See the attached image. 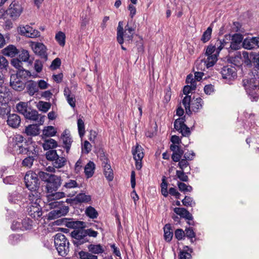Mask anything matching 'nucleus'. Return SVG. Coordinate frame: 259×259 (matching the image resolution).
<instances>
[{"mask_svg": "<svg viewBox=\"0 0 259 259\" xmlns=\"http://www.w3.org/2000/svg\"><path fill=\"white\" fill-rule=\"evenodd\" d=\"M67 226L74 229L70 233L72 241L73 244L78 247L85 243L89 242V239H87L85 228V223L84 222L76 221L68 222Z\"/></svg>", "mask_w": 259, "mask_h": 259, "instance_id": "obj_1", "label": "nucleus"}, {"mask_svg": "<svg viewBox=\"0 0 259 259\" xmlns=\"http://www.w3.org/2000/svg\"><path fill=\"white\" fill-rule=\"evenodd\" d=\"M13 141L14 142L13 144L14 151H16L19 154L37 157L38 150L34 144L31 143L23 146L21 143L23 141V138L19 135H17L15 138H13Z\"/></svg>", "mask_w": 259, "mask_h": 259, "instance_id": "obj_2", "label": "nucleus"}, {"mask_svg": "<svg viewBox=\"0 0 259 259\" xmlns=\"http://www.w3.org/2000/svg\"><path fill=\"white\" fill-rule=\"evenodd\" d=\"M242 85L250 100L256 102L259 98L258 81L254 77L245 78L242 80Z\"/></svg>", "mask_w": 259, "mask_h": 259, "instance_id": "obj_3", "label": "nucleus"}, {"mask_svg": "<svg viewBox=\"0 0 259 259\" xmlns=\"http://www.w3.org/2000/svg\"><path fill=\"white\" fill-rule=\"evenodd\" d=\"M54 243L59 254L61 256L66 255L69 251V242L65 236L58 233L55 236Z\"/></svg>", "mask_w": 259, "mask_h": 259, "instance_id": "obj_4", "label": "nucleus"}, {"mask_svg": "<svg viewBox=\"0 0 259 259\" xmlns=\"http://www.w3.org/2000/svg\"><path fill=\"white\" fill-rule=\"evenodd\" d=\"M24 182L26 187L29 190H37L39 188V183L36 172L28 171L24 177Z\"/></svg>", "mask_w": 259, "mask_h": 259, "instance_id": "obj_5", "label": "nucleus"}, {"mask_svg": "<svg viewBox=\"0 0 259 259\" xmlns=\"http://www.w3.org/2000/svg\"><path fill=\"white\" fill-rule=\"evenodd\" d=\"M185 117H180L174 122V128L184 137H189L191 134L190 128L185 124Z\"/></svg>", "mask_w": 259, "mask_h": 259, "instance_id": "obj_6", "label": "nucleus"}, {"mask_svg": "<svg viewBox=\"0 0 259 259\" xmlns=\"http://www.w3.org/2000/svg\"><path fill=\"white\" fill-rule=\"evenodd\" d=\"M23 11L22 6L18 3L13 2L7 10L8 14L12 19H16L19 17Z\"/></svg>", "mask_w": 259, "mask_h": 259, "instance_id": "obj_7", "label": "nucleus"}, {"mask_svg": "<svg viewBox=\"0 0 259 259\" xmlns=\"http://www.w3.org/2000/svg\"><path fill=\"white\" fill-rule=\"evenodd\" d=\"M31 48L34 53L39 56L44 61L47 60L48 54L46 52L47 48L42 43H33L31 45Z\"/></svg>", "mask_w": 259, "mask_h": 259, "instance_id": "obj_8", "label": "nucleus"}, {"mask_svg": "<svg viewBox=\"0 0 259 259\" xmlns=\"http://www.w3.org/2000/svg\"><path fill=\"white\" fill-rule=\"evenodd\" d=\"M60 185V178L56 175H53L50 180L48 182L46 186L47 193L56 191Z\"/></svg>", "mask_w": 259, "mask_h": 259, "instance_id": "obj_9", "label": "nucleus"}, {"mask_svg": "<svg viewBox=\"0 0 259 259\" xmlns=\"http://www.w3.org/2000/svg\"><path fill=\"white\" fill-rule=\"evenodd\" d=\"M27 110L26 113L24 115L26 119L33 121H37L39 124L43 123L44 121V116H41L36 110L32 109L30 107Z\"/></svg>", "mask_w": 259, "mask_h": 259, "instance_id": "obj_10", "label": "nucleus"}, {"mask_svg": "<svg viewBox=\"0 0 259 259\" xmlns=\"http://www.w3.org/2000/svg\"><path fill=\"white\" fill-rule=\"evenodd\" d=\"M221 73L224 79H228L229 81L235 78L237 76L236 69L232 66H224L222 68Z\"/></svg>", "mask_w": 259, "mask_h": 259, "instance_id": "obj_11", "label": "nucleus"}, {"mask_svg": "<svg viewBox=\"0 0 259 259\" xmlns=\"http://www.w3.org/2000/svg\"><path fill=\"white\" fill-rule=\"evenodd\" d=\"M19 31L21 35L28 37L34 38L40 36V32L38 30L33 29L29 25L20 27Z\"/></svg>", "mask_w": 259, "mask_h": 259, "instance_id": "obj_12", "label": "nucleus"}, {"mask_svg": "<svg viewBox=\"0 0 259 259\" xmlns=\"http://www.w3.org/2000/svg\"><path fill=\"white\" fill-rule=\"evenodd\" d=\"M243 35L239 33L231 35L230 45L229 46L232 50H237L240 49L241 44L243 42Z\"/></svg>", "mask_w": 259, "mask_h": 259, "instance_id": "obj_13", "label": "nucleus"}, {"mask_svg": "<svg viewBox=\"0 0 259 259\" xmlns=\"http://www.w3.org/2000/svg\"><path fill=\"white\" fill-rule=\"evenodd\" d=\"M10 83L11 87L17 91H21L25 87L24 81L14 74L11 75Z\"/></svg>", "mask_w": 259, "mask_h": 259, "instance_id": "obj_14", "label": "nucleus"}, {"mask_svg": "<svg viewBox=\"0 0 259 259\" xmlns=\"http://www.w3.org/2000/svg\"><path fill=\"white\" fill-rule=\"evenodd\" d=\"M69 207L66 206H61L50 211L49 213V218L55 219L65 215L68 212Z\"/></svg>", "mask_w": 259, "mask_h": 259, "instance_id": "obj_15", "label": "nucleus"}, {"mask_svg": "<svg viewBox=\"0 0 259 259\" xmlns=\"http://www.w3.org/2000/svg\"><path fill=\"white\" fill-rule=\"evenodd\" d=\"M231 37V34H226L224 36V38L222 39L217 40L216 46H217V53L219 54L220 52L223 49L226 48L227 49H231L229 47L230 45V39Z\"/></svg>", "mask_w": 259, "mask_h": 259, "instance_id": "obj_16", "label": "nucleus"}, {"mask_svg": "<svg viewBox=\"0 0 259 259\" xmlns=\"http://www.w3.org/2000/svg\"><path fill=\"white\" fill-rule=\"evenodd\" d=\"M28 212L29 215L35 219L40 218L42 214L41 206L39 204L36 203L30 204L28 208Z\"/></svg>", "mask_w": 259, "mask_h": 259, "instance_id": "obj_17", "label": "nucleus"}, {"mask_svg": "<svg viewBox=\"0 0 259 259\" xmlns=\"http://www.w3.org/2000/svg\"><path fill=\"white\" fill-rule=\"evenodd\" d=\"M7 124L13 128L18 127L21 123L20 116L16 114H10L8 116Z\"/></svg>", "mask_w": 259, "mask_h": 259, "instance_id": "obj_18", "label": "nucleus"}, {"mask_svg": "<svg viewBox=\"0 0 259 259\" xmlns=\"http://www.w3.org/2000/svg\"><path fill=\"white\" fill-rule=\"evenodd\" d=\"M64 95L70 106L72 108H74L76 103L75 95L71 92L68 87L64 88Z\"/></svg>", "mask_w": 259, "mask_h": 259, "instance_id": "obj_19", "label": "nucleus"}, {"mask_svg": "<svg viewBox=\"0 0 259 259\" xmlns=\"http://www.w3.org/2000/svg\"><path fill=\"white\" fill-rule=\"evenodd\" d=\"M25 85L27 92L30 96H33L38 91L37 82L32 80L27 81Z\"/></svg>", "mask_w": 259, "mask_h": 259, "instance_id": "obj_20", "label": "nucleus"}, {"mask_svg": "<svg viewBox=\"0 0 259 259\" xmlns=\"http://www.w3.org/2000/svg\"><path fill=\"white\" fill-rule=\"evenodd\" d=\"M174 212L180 215L181 218H184L189 221L193 220L192 214L186 208L183 207H176L174 209Z\"/></svg>", "mask_w": 259, "mask_h": 259, "instance_id": "obj_21", "label": "nucleus"}, {"mask_svg": "<svg viewBox=\"0 0 259 259\" xmlns=\"http://www.w3.org/2000/svg\"><path fill=\"white\" fill-rule=\"evenodd\" d=\"M132 152L133 155V157L136 161H141L144 155L142 147L140 145L137 144L135 147H133Z\"/></svg>", "mask_w": 259, "mask_h": 259, "instance_id": "obj_22", "label": "nucleus"}, {"mask_svg": "<svg viewBox=\"0 0 259 259\" xmlns=\"http://www.w3.org/2000/svg\"><path fill=\"white\" fill-rule=\"evenodd\" d=\"M203 104V101L200 97L196 99L193 98L192 100L191 99L190 106L193 112H197L202 108Z\"/></svg>", "mask_w": 259, "mask_h": 259, "instance_id": "obj_23", "label": "nucleus"}, {"mask_svg": "<svg viewBox=\"0 0 259 259\" xmlns=\"http://www.w3.org/2000/svg\"><path fill=\"white\" fill-rule=\"evenodd\" d=\"M39 133V128L38 125L36 124H30L25 127V134L27 136H35L38 135Z\"/></svg>", "mask_w": 259, "mask_h": 259, "instance_id": "obj_24", "label": "nucleus"}, {"mask_svg": "<svg viewBox=\"0 0 259 259\" xmlns=\"http://www.w3.org/2000/svg\"><path fill=\"white\" fill-rule=\"evenodd\" d=\"M30 191V193L28 195V199L30 201V204H39L40 202V193L37 190Z\"/></svg>", "mask_w": 259, "mask_h": 259, "instance_id": "obj_25", "label": "nucleus"}, {"mask_svg": "<svg viewBox=\"0 0 259 259\" xmlns=\"http://www.w3.org/2000/svg\"><path fill=\"white\" fill-rule=\"evenodd\" d=\"M19 51L13 45H9L3 50L4 55L10 57H14L19 53Z\"/></svg>", "mask_w": 259, "mask_h": 259, "instance_id": "obj_26", "label": "nucleus"}, {"mask_svg": "<svg viewBox=\"0 0 259 259\" xmlns=\"http://www.w3.org/2000/svg\"><path fill=\"white\" fill-rule=\"evenodd\" d=\"M84 174L87 178H91L95 169V164L94 162L90 161L84 167Z\"/></svg>", "mask_w": 259, "mask_h": 259, "instance_id": "obj_27", "label": "nucleus"}, {"mask_svg": "<svg viewBox=\"0 0 259 259\" xmlns=\"http://www.w3.org/2000/svg\"><path fill=\"white\" fill-rule=\"evenodd\" d=\"M124 30L123 28V22H119L117 28V40L120 45H122L124 42Z\"/></svg>", "mask_w": 259, "mask_h": 259, "instance_id": "obj_28", "label": "nucleus"}, {"mask_svg": "<svg viewBox=\"0 0 259 259\" xmlns=\"http://www.w3.org/2000/svg\"><path fill=\"white\" fill-rule=\"evenodd\" d=\"M88 248L89 251L94 254H100L102 253L104 251V249L103 246L99 244H91L88 245Z\"/></svg>", "mask_w": 259, "mask_h": 259, "instance_id": "obj_29", "label": "nucleus"}, {"mask_svg": "<svg viewBox=\"0 0 259 259\" xmlns=\"http://www.w3.org/2000/svg\"><path fill=\"white\" fill-rule=\"evenodd\" d=\"M164 238L166 241L170 242L173 237V233L170 224H166L164 228Z\"/></svg>", "mask_w": 259, "mask_h": 259, "instance_id": "obj_30", "label": "nucleus"}, {"mask_svg": "<svg viewBox=\"0 0 259 259\" xmlns=\"http://www.w3.org/2000/svg\"><path fill=\"white\" fill-rule=\"evenodd\" d=\"M67 162L66 158L63 156H58L55 160L52 162L54 167L60 168L63 167Z\"/></svg>", "mask_w": 259, "mask_h": 259, "instance_id": "obj_31", "label": "nucleus"}, {"mask_svg": "<svg viewBox=\"0 0 259 259\" xmlns=\"http://www.w3.org/2000/svg\"><path fill=\"white\" fill-rule=\"evenodd\" d=\"M191 96H186L182 100V104L184 106L186 113L191 115L193 111L190 106Z\"/></svg>", "mask_w": 259, "mask_h": 259, "instance_id": "obj_32", "label": "nucleus"}, {"mask_svg": "<svg viewBox=\"0 0 259 259\" xmlns=\"http://www.w3.org/2000/svg\"><path fill=\"white\" fill-rule=\"evenodd\" d=\"M57 147V143L55 140L53 139L46 140L42 144V147L45 150H50V149H52Z\"/></svg>", "mask_w": 259, "mask_h": 259, "instance_id": "obj_33", "label": "nucleus"}, {"mask_svg": "<svg viewBox=\"0 0 259 259\" xmlns=\"http://www.w3.org/2000/svg\"><path fill=\"white\" fill-rule=\"evenodd\" d=\"M13 74L17 76L18 78H21V79L23 81H25L28 77H30L31 75L29 71L23 69H19L17 71V73Z\"/></svg>", "mask_w": 259, "mask_h": 259, "instance_id": "obj_34", "label": "nucleus"}, {"mask_svg": "<svg viewBox=\"0 0 259 259\" xmlns=\"http://www.w3.org/2000/svg\"><path fill=\"white\" fill-rule=\"evenodd\" d=\"M104 174L109 181H112L114 178L113 170L111 168L110 164L103 166Z\"/></svg>", "mask_w": 259, "mask_h": 259, "instance_id": "obj_35", "label": "nucleus"}, {"mask_svg": "<svg viewBox=\"0 0 259 259\" xmlns=\"http://www.w3.org/2000/svg\"><path fill=\"white\" fill-rule=\"evenodd\" d=\"M218 54H214L213 55L207 56V59L204 61V65L206 66L207 68L212 66L217 62Z\"/></svg>", "mask_w": 259, "mask_h": 259, "instance_id": "obj_36", "label": "nucleus"}, {"mask_svg": "<svg viewBox=\"0 0 259 259\" xmlns=\"http://www.w3.org/2000/svg\"><path fill=\"white\" fill-rule=\"evenodd\" d=\"M11 111L10 106L7 103H0V116L5 117Z\"/></svg>", "mask_w": 259, "mask_h": 259, "instance_id": "obj_37", "label": "nucleus"}, {"mask_svg": "<svg viewBox=\"0 0 259 259\" xmlns=\"http://www.w3.org/2000/svg\"><path fill=\"white\" fill-rule=\"evenodd\" d=\"M75 200L77 203H88L91 201V197L84 193H79L76 196Z\"/></svg>", "mask_w": 259, "mask_h": 259, "instance_id": "obj_38", "label": "nucleus"}, {"mask_svg": "<svg viewBox=\"0 0 259 259\" xmlns=\"http://www.w3.org/2000/svg\"><path fill=\"white\" fill-rule=\"evenodd\" d=\"M85 213L88 217L92 219H96L98 216L97 211L91 206L86 208Z\"/></svg>", "mask_w": 259, "mask_h": 259, "instance_id": "obj_39", "label": "nucleus"}, {"mask_svg": "<svg viewBox=\"0 0 259 259\" xmlns=\"http://www.w3.org/2000/svg\"><path fill=\"white\" fill-rule=\"evenodd\" d=\"M30 107L28 106V103L26 102H21L19 103L17 106L16 108L18 112L23 115L26 113L27 109L29 108Z\"/></svg>", "mask_w": 259, "mask_h": 259, "instance_id": "obj_40", "label": "nucleus"}, {"mask_svg": "<svg viewBox=\"0 0 259 259\" xmlns=\"http://www.w3.org/2000/svg\"><path fill=\"white\" fill-rule=\"evenodd\" d=\"M48 193V195H47V197L50 199H59L65 196V193L63 192H57L56 191H54L53 192H50Z\"/></svg>", "mask_w": 259, "mask_h": 259, "instance_id": "obj_41", "label": "nucleus"}, {"mask_svg": "<svg viewBox=\"0 0 259 259\" xmlns=\"http://www.w3.org/2000/svg\"><path fill=\"white\" fill-rule=\"evenodd\" d=\"M212 33V28L211 26H209L207 29L203 32L201 40L203 42L205 43L208 41L210 38Z\"/></svg>", "mask_w": 259, "mask_h": 259, "instance_id": "obj_42", "label": "nucleus"}, {"mask_svg": "<svg viewBox=\"0 0 259 259\" xmlns=\"http://www.w3.org/2000/svg\"><path fill=\"white\" fill-rule=\"evenodd\" d=\"M9 67V62L6 58L0 55V70L2 72L7 71Z\"/></svg>", "mask_w": 259, "mask_h": 259, "instance_id": "obj_43", "label": "nucleus"}, {"mask_svg": "<svg viewBox=\"0 0 259 259\" xmlns=\"http://www.w3.org/2000/svg\"><path fill=\"white\" fill-rule=\"evenodd\" d=\"M58 154L56 150L51 149L46 153V157L48 160L52 162L58 157Z\"/></svg>", "mask_w": 259, "mask_h": 259, "instance_id": "obj_44", "label": "nucleus"}, {"mask_svg": "<svg viewBox=\"0 0 259 259\" xmlns=\"http://www.w3.org/2000/svg\"><path fill=\"white\" fill-rule=\"evenodd\" d=\"M37 173H36L37 177H39L42 181L47 182V183L53 175L42 171L37 170Z\"/></svg>", "mask_w": 259, "mask_h": 259, "instance_id": "obj_45", "label": "nucleus"}, {"mask_svg": "<svg viewBox=\"0 0 259 259\" xmlns=\"http://www.w3.org/2000/svg\"><path fill=\"white\" fill-rule=\"evenodd\" d=\"M65 34L62 31L58 32L55 36V38L59 44L63 47L65 44Z\"/></svg>", "mask_w": 259, "mask_h": 259, "instance_id": "obj_46", "label": "nucleus"}, {"mask_svg": "<svg viewBox=\"0 0 259 259\" xmlns=\"http://www.w3.org/2000/svg\"><path fill=\"white\" fill-rule=\"evenodd\" d=\"M37 107L40 111L47 112L51 108V104L49 102L39 101Z\"/></svg>", "mask_w": 259, "mask_h": 259, "instance_id": "obj_47", "label": "nucleus"}, {"mask_svg": "<svg viewBox=\"0 0 259 259\" xmlns=\"http://www.w3.org/2000/svg\"><path fill=\"white\" fill-rule=\"evenodd\" d=\"M91 252L81 251L79 252V255L81 259H98L97 255L93 254Z\"/></svg>", "mask_w": 259, "mask_h": 259, "instance_id": "obj_48", "label": "nucleus"}, {"mask_svg": "<svg viewBox=\"0 0 259 259\" xmlns=\"http://www.w3.org/2000/svg\"><path fill=\"white\" fill-rule=\"evenodd\" d=\"M32 221L28 218L22 220V230H30L32 228Z\"/></svg>", "mask_w": 259, "mask_h": 259, "instance_id": "obj_49", "label": "nucleus"}, {"mask_svg": "<svg viewBox=\"0 0 259 259\" xmlns=\"http://www.w3.org/2000/svg\"><path fill=\"white\" fill-rule=\"evenodd\" d=\"M37 158V157L27 156L22 161V164L23 166L30 167L32 165L34 160Z\"/></svg>", "mask_w": 259, "mask_h": 259, "instance_id": "obj_50", "label": "nucleus"}, {"mask_svg": "<svg viewBox=\"0 0 259 259\" xmlns=\"http://www.w3.org/2000/svg\"><path fill=\"white\" fill-rule=\"evenodd\" d=\"M56 132L53 126H48L43 130L44 135L47 137H53L56 135Z\"/></svg>", "mask_w": 259, "mask_h": 259, "instance_id": "obj_51", "label": "nucleus"}, {"mask_svg": "<svg viewBox=\"0 0 259 259\" xmlns=\"http://www.w3.org/2000/svg\"><path fill=\"white\" fill-rule=\"evenodd\" d=\"M77 127L79 136L82 137L85 133L84 121L81 118L77 120Z\"/></svg>", "mask_w": 259, "mask_h": 259, "instance_id": "obj_52", "label": "nucleus"}, {"mask_svg": "<svg viewBox=\"0 0 259 259\" xmlns=\"http://www.w3.org/2000/svg\"><path fill=\"white\" fill-rule=\"evenodd\" d=\"M62 140L63 144L64 145V148L66 149V152L68 153L72 143L71 139L68 136H65L63 135L62 137Z\"/></svg>", "mask_w": 259, "mask_h": 259, "instance_id": "obj_53", "label": "nucleus"}, {"mask_svg": "<svg viewBox=\"0 0 259 259\" xmlns=\"http://www.w3.org/2000/svg\"><path fill=\"white\" fill-rule=\"evenodd\" d=\"M183 204L186 206H193L195 205V202L193 199L189 196H186L182 201Z\"/></svg>", "mask_w": 259, "mask_h": 259, "instance_id": "obj_54", "label": "nucleus"}, {"mask_svg": "<svg viewBox=\"0 0 259 259\" xmlns=\"http://www.w3.org/2000/svg\"><path fill=\"white\" fill-rule=\"evenodd\" d=\"M185 234L188 238L191 239V242L193 243L194 241L193 238L195 237L196 234L194 232L193 228L191 227L186 228L185 230Z\"/></svg>", "mask_w": 259, "mask_h": 259, "instance_id": "obj_55", "label": "nucleus"}, {"mask_svg": "<svg viewBox=\"0 0 259 259\" xmlns=\"http://www.w3.org/2000/svg\"><path fill=\"white\" fill-rule=\"evenodd\" d=\"M63 187L66 189H71L78 187V184L75 180H68L63 185Z\"/></svg>", "mask_w": 259, "mask_h": 259, "instance_id": "obj_56", "label": "nucleus"}, {"mask_svg": "<svg viewBox=\"0 0 259 259\" xmlns=\"http://www.w3.org/2000/svg\"><path fill=\"white\" fill-rule=\"evenodd\" d=\"M19 58L23 62H28L29 59V54L28 51L25 50H22L21 51L19 52Z\"/></svg>", "mask_w": 259, "mask_h": 259, "instance_id": "obj_57", "label": "nucleus"}, {"mask_svg": "<svg viewBox=\"0 0 259 259\" xmlns=\"http://www.w3.org/2000/svg\"><path fill=\"white\" fill-rule=\"evenodd\" d=\"M176 176L180 181L182 182H187L189 180L188 177L186 175L184 170H177L176 171Z\"/></svg>", "mask_w": 259, "mask_h": 259, "instance_id": "obj_58", "label": "nucleus"}, {"mask_svg": "<svg viewBox=\"0 0 259 259\" xmlns=\"http://www.w3.org/2000/svg\"><path fill=\"white\" fill-rule=\"evenodd\" d=\"M242 46L244 49L247 50H251L254 48L250 38H246L242 42Z\"/></svg>", "mask_w": 259, "mask_h": 259, "instance_id": "obj_59", "label": "nucleus"}, {"mask_svg": "<svg viewBox=\"0 0 259 259\" xmlns=\"http://www.w3.org/2000/svg\"><path fill=\"white\" fill-rule=\"evenodd\" d=\"M216 50V53L215 54L217 53V46H216V44H215L214 45H212V44L209 45L207 46L206 52H205V55L206 56H209V55H213L212 54L214 51Z\"/></svg>", "mask_w": 259, "mask_h": 259, "instance_id": "obj_60", "label": "nucleus"}, {"mask_svg": "<svg viewBox=\"0 0 259 259\" xmlns=\"http://www.w3.org/2000/svg\"><path fill=\"white\" fill-rule=\"evenodd\" d=\"M91 144L88 141H85L82 145V151L86 154H88L91 151Z\"/></svg>", "mask_w": 259, "mask_h": 259, "instance_id": "obj_61", "label": "nucleus"}, {"mask_svg": "<svg viewBox=\"0 0 259 259\" xmlns=\"http://www.w3.org/2000/svg\"><path fill=\"white\" fill-rule=\"evenodd\" d=\"M175 235L178 240H182L185 236V231L181 229H178L175 231Z\"/></svg>", "mask_w": 259, "mask_h": 259, "instance_id": "obj_62", "label": "nucleus"}, {"mask_svg": "<svg viewBox=\"0 0 259 259\" xmlns=\"http://www.w3.org/2000/svg\"><path fill=\"white\" fill-rule=\"evenodd\" d=\"M179 259H190L191 255L187 250H181L179 254Z\"/></svg>", "mask_w": 259, "mask_h": 259, "instance_id": "obj_63", "label": "nucleus"}, {"mask_svg": "<svg viewBox=\"0 0 259 259\" xmlns=\"http://www.w3.org/2000/svg\"><path fill=\"white\" fill-rule=\"evenodd\" d=\"M61 64V60L59 58H57L53 61L51 65V68L53 70H55L60 66Z\"/></svg>", "mask_w": 259, "mask_h": 259, "instance_id": "obj_64", "label": "nucleus"}]
</instances>
